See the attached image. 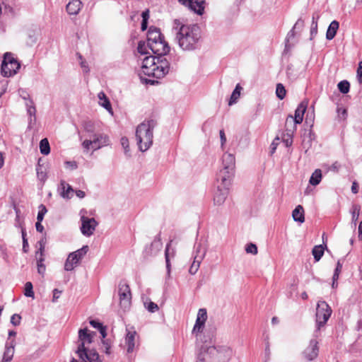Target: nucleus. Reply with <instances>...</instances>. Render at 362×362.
Here are the masks:
<instances>
[{"label": "nucleus", "mask_w": 362, "mask_h": 362, "mask_svg": "<svg viewBox=\"0 0 362 362\" xmlns=\"http://www.w3.org/2000/svg\"><path fill=\"white\" fill-rule=\"evenodd\" d=\"M173 31L179 47L184 51L197 48L201 39L200 28L196 25H186L178 19L173 21Z\"/></svg>", "instance_id": "nucleus-1"}, {"label": "nucleus", "mask_w": 362, "mask_h": 362, "mask_svg": "<svg viewBox=\"0 0 362 362\" xmlns=\"http://www.w3.org/2000/svg\"><path fill=\"white\" fill-rule=\"evenodd\" d=\"M232 354V350L226 346L204 345L197 351L196 362H228Z\"/></svg>", "instance_id": "nucleus-2"}, {"label": "nucleus", "mask_w": 362, "mask_h": 362, "mask_svg": "<svg viewBox=\"0 0 362 362\" xmlns=\"http://www.w3.org/2000/svg\"><path fill=\"white\" fill-rule=\"evenodd\" d=\"M141 61V72L148 76L160 78L169 71V63L165 59H156L153 56H146Z\"/></svg>", "instance_id": "nucleus-3"}, {"label": "nucleus", "mask_w": 362, "mask_h": 362, "mask_svg": "<svg viewBox=\"0 0 362 362\" xmlns=\"http://www.w3.org/2000/svg\"><path fill=\"white\" fill-rule=\"evenodd\" d=\"M156 126V122L153 120H147L141 123L136 129V139L139 148L141 151H147L153 144V132Z\"/></svg>", "instance_id": "nucleus-4"}, {"label": "nucleus", "mask_w": 362, "mask_h": 362, "mask_svg": "<svg viewBox=\"0 0 362 362\" xmlns=\"http://www.w3.org/2000/svg\"><path fill=\"white\" fill-rule=\"evenodd\" d=\"M235 158L233 154L226 153L222 157V168L217 174L216 180L221 181L225 185H230L234 175Z\"/></svg>", "instance_id": "nucleus-5"}, {"label": "nucleus", "mask_w": 362, "mask_h": 362, "mask_svg": "<svg viewBox=\"0 0 362 362\" xmlns=\"http://www.w3.org/2000/svg\"><path fill=\"white\" fill-rule=\"evenodd\" d=\"M331 314L332 310L325 301L320 300L317 303L316 308V333L326 324Z\"/></svg>", "instance_id": "nucleus-6"}, {"label": "nucleus", "mask_w": 362, "mask_h": 362, "mask_svg": "<svg viewBox=\"0 0 362 362\" xmlns=\"http://www.w3.org/2000/svg\"><path fill=\"white\" fill-rule=\"evenodd\" d=\"M20 66L19 62L11 53H6L1 64V74L4 77H11L17 73Z\"/></svg>", "instance_id": "nucleus-7"}, {"label": "nucleus", "mask_w": 362, "mask_h": 362, "mask_svg": "<svg viewBox=\"0 0 362 362\" xmlns=\"http://www.w3.org/2000/svg\"><path fill=\"white\" fill-rule=\"evenodd\" d=\"M109 142V139L104 134H94L90 139H86L82 143V146L84 152H88L90 150L96 151L103 146H107Z\"/></svg>", "instance_id": "nucleus-8"}, {"label": "nucleus", "mask_w": 362, "mask_h": 362, "mask_svg": "<svg viewBox=\"0 0 362 362\" xmlns=\"http://www.w3.org/2000/svg\"><path fill=\"white\" fill-rule=\"evenodd\" d=\"M88 250V247L85 245L81 248L71 252L65 262L64 269L66 271H72L84 257Z\"/></svg>", "instance_id": "nucleus-9"}, {"label": "nucleus", "mask_w": 362, "mask_h": 362, "mask_svg": "<svg viewBox=\"0 0 362 362\" xmlns=\"http://www.w3.org/2000/svg\"><path fill=\"white\" fill-rule=\"evenodd\" d=\"M85 213L86 211L84 210L80 211L81 221V231L83 235L90 237L93 234L98 226V222L94 218L86 217L84 214Z\"/></svg>", "instance_id": "nucleus-10"}, {"label": "nucleus", "mask_w": 362, "mask_h": 362, "mask_svg": "<svg viewBox=\"0 0 362 362\" xmlns=\"http://www.w3.org/2000/svg\"><path fill=\"white\" fill-rule=\"evenodd\" d=\"M95 335V333L88 332V330L87 328L81 329L78 331V341L79 344L78 346V349L76 350L77 353H81L82 354H84L83 352V350H85L87 349L86 345H88L91 344L93 341V337Z\"/></svg>", "instance_id": "nucleus-11"}, {"label": "nucleus", "mask_w": 362, "mask_h": 362, "mask_svg": "<svg viewBox=\"0 0 362 362\" xmlns=\"http://www.w3.org/2000/svg\"><path fill=\"white\" fill-rule=\"evenodd\" d=\"M217 189L214 194V203L216 206H221L224 203L228 194V188L230 185H226L222 183L221 181L217 182Z\"/></svg>", "instance_id": "nucleus-12"}, {"label": "nucleus", "mask_w": 362, "mask_h": 362, "mask_svg": "<svg viewBox=\"0 0 362 362\" xmlns=\"http://www.w3.org/2000/svg\"><path fill=\"white\" fill-rule=\"evenodd\" d=\"M206 320V310L204 308H200L198 310L196 322L192 329L193 334H195L196 337H197L199 334L203 332Z\"/></svg>", "instance_id": "nucleus-13"}, {"label": "nucleus", "mask_w": 362, "mask_h": 362, "mask_svg": "<svg viewBox=\"0 0 362 362\" xmlns=\"http://www.w3.org/2000/svg\"><path fill=\"white\" fill-rule=\"evenodd\" d=\"M119 296L121 307L127 308L131 302V291L129 285L120 283L119 285Z\"/></svg>", "instance_id": "nucleus-14"}, {"label": "nucleus", "mask_w": 362, "mask_h": 362, "mask_svg": "<svg viewBox=\"0 0 362 362\" xmlns=\"http://www.w3.org/2000/svg\"><path fill=\"white\" fill-rule=\"evenodd\" d=\"M319 347L317 341L316 339H311L308 346L302 352V355L305 360L311 361L317 357Z\"/></svg>", "instance_id": "nucleus-15"}, {"label": "nucleus", "mask_w": 362, "mask_h": 362, "mask_svg": "<svg viewBox=\"0 0 362 362\" xmlns=\"http://www.w3.org/2000/svg\"><path fill=\"white\" fill-rule=\"evenodd\" d=\"M153 53L158 55H165L170 52V47L163 38L148 47Z\"/></svg>", "instance_id": "nucleus-16"}, {"label": "nucleus", "mask_w": 362, "mask_h": 362, "mask_svg": "<svg viewBox=\"0 0 362 362\" xmlns=\"http://www.w3.org/2000/svg\"><path fill=\"white\" fill-rule=\"evenodd\" d=\"M136 332L134 329H127V333L124 339V346L127 347V353L134 351L136 345Z\"/></svg>", "instance_id": "nucleus-17"}, {"label": "nucleus", "mask_w": 362, "mask_h": 362, "mask_svg": "<svg viewBox=\"0 0 362 362\" xmlns=\"http://www.w3.org/2000/svg\"><path fill=\"white\" fill-rule=\"evenodd\" d=\"M83 352L84 354L81 353H77V354L83 362H87V361L88 362H102L100 359L99 354L95 350H88L87 348L83 350Z\"/></svg>", "instance_id": "nucleus-18"}, {"label": "nucleus", "mask_w": 362, "mask_h": 362, "mask_svg": "<svg viewBox=\"0 0 362 362\" xmlns=\"http://www.w3.org/2000/svg\"><path fill=\"white\" fill-rule=\"evenodd\" d=\"M16 346L15 340L6 341L5 344V350L3 355V362H9L12 360L14 354V349Z\"/></svg>", "instance_id": "nucleus-19"}, {"label": "nucleus", "mask_w": 362, "mask_h": 362, "mask_svg": "<svg viewBox=\"0 0 362 362\" xmlns=\"http://www.w3.org/2000/svg\"><path fill=\"white\" fill-rule=\"evenodd\" d=\"M163 38L160 30L151 28L147 34V46L151 45L156 42Z\"/></svg>", "instance_id": "nucleus-20"}, {"label": "nucleus", "mask_w": 362, "mask_h": 362, "mask_svg": "<svg viewBox=\"0 0 362 362\" xmlns=\"http://www.w3.org/2000/svg\"><path fill=\"white\" fill-rule=\"evenodd\" d=\"M308 102L307 100H303L295 111V116L293 119H296V123H301L303 119V115L306 111Z\"/></svg>", "instance_id": "nucleus-21"}, {"label": "nucleus", "mask_w": 362, "mask_h": 362, "mask_svg": "<svg viewBox=\"0 0 362 362\" xmlns=\"http://www.w3.org/2000/svg\"><path fill=\"white\" fill-rule=\"evenodd\" d=\"M59 191L60 195L64 199H70L72 197V193L74 192V189L71 186L64 180H62L60 182Z\"/></svg>", "instance_id": "nucleus-22"}, {"label": "nucleus", "mask_w": 362, "mask_h": 362, "mask_svg": "<svg viewBox=\"0 0 362 362\" xmlns=\"http://www.w3.org/2000/svg\"><path fill=\"white\" fill-rule=\"evenodd\" d=\"M98 104L104 107L111 115H113V110L110 102L104 92L98 94Z\"/></svg>", "instance_id": "nucleus-23"}, {"label": "nucleus", "mask_w": 362, "mask_h": 362, "mask_svg": "<svg viewBox=\"0 0 362 362\" xmlns=\"http://www.w3.org/2000/svg\"><path fill=\"white\" fill-rule=\"evenodd\" d=\"M82 3L80 0H71L66 5V11L70 15H76L81 11Z\"/></svg>", "instance_id": "nucleus-24"}, {"label": "nucleus", "mask_w": 362, "mask_h": 362, "mask_svg": "<svg viewBox=\"0 0 362 362\" xmlns=\"http://www.w3.org/2000/svg\"><path fill=\"white\" fill-rule=\"evenodd\" d=\"M172 243V240L170 241V243L166 245L165 250V263H166V269H167V273L168 276L170 277V257L173 258L175 255V251L174 249H170V246Z\"/></svg>", "instance_id": "nucleus-25"}, {"label": "nucleus", "mask_w": 362, "mask_h": 362, "mask_svg": "<svg viewBox=\"0 0 362 362\" xmlns=\"http://www.w3.org/2000/svg\"><path fill=\"white\" fill-rule=\"evenodd\" d=\"M298 124L299 123L296 122V119H293V117L292 115H288L286 117L285 122V128L288 136H291L294 133V132H296L297 124Z\"/></svg>", "instance_id": "nucleus-26"}, {"label": "nucleus", "mask_w": 362, "mask_h": 362, "mask_svg": "<svg viewBox=\"0 0 362 362\" xmlns=\"http://www.w3.org/2000/svg\"><path fill=\"white\" fill-rule=\"evenodd\" d=\"M304 25V21L302 19H298L295 25H293V28L288 32L287 36H286V42L288 43L291 39L294 38L297 30L298 31H300L302 30L303 27Z\"/></svg>", "instance_id": "nucleus-27"}, {"label": "nucleus", "mask_w": 362, "mask_h": 362, "mask_svg": "<svg viewBox=\"0 0 362 362\" xmlns=\"http://www.w3.org/2000/svg\"><path fill=\"white\" fill-rule=\"evenodd\" d=\"M339 24L338 21H332L327 30L326 38L329 40H332L335 37L337 32L339 29Z\"/></svg>", "instance_id": "nucleus-28"}, {"label": "nucleus", "mask_w": 362, "mask_h": 362, "mask_svg": "<svg viewBox=\"0 0 362 362\" xmlns=\"http://www.w3.org/2000/svg\"><path fill=\"white\" fill-rule=\"evenodd\" d=\"M292 216L295 221L300 223L305 221L304 209L301 205H298L292 212Z\"/></svg>", "instance_id": "nucleus-29"}, {"label": "nucleus", "mask_w": 362, "mask_h": 362, "mask_svg": "<svg viewBox=\"0 0 362 362\" xmlns=\"http://www.w3.org/2000/svg\"><path fill=\"white\" fill-rule=\"evenodd\" d=\"M321 179H322V172L320 169H317L313 173V174L310 178L309 182L310 185L315 186V185H317L320 182Z\"/></svg>", "instance_id": "nucleus-30"}, {"label": "nucleus", "mask_w": 362, "mask_h": 362, "mask_svg": "<svg viewBox=\"0 0 362 362\" xmlns=\"http://www.w3.org/2000/svg\"><path fill=\"white\" fill-rule=\"evenodd\" d=\"M35 257L37 259V272L43 276L46 269L45 265L43 263L45 261L44 254L41 253L40 255H37V257Z\"/></svg>", "instance_id": "nucleus-31"}, {"label": "nucleus", "mask_w": 362, "mask_h": 362, "mask_svg": "<svg viewBox=\"0 0 362 362\" xmlns=\"http://www.w3.org/2000/svg\"><path fill=\"white\" fill-rule=\"evenodd\" d=\"M202 260L203 255L199 256L197 259L194 258V261L189 269V272L191 274H195L197 272Z\"/></svg>", "instance_id": "nucleus-32"}, {"label": "nucleus", "mask_w": 362, "mask_h": 362, "mask_svg": "<svg viewBox=\"0 0 362 362\" xmlns=\"http://www.w3.org/2000/svg\"><path fill=\"white\" fill-rule=\"evenodd\" d=\"M241 90H242V87L240 86V84H238L235 86V90L232 93V95L230 96V100L228 103L229 105H232L237 102V100L240 98Z\"/></svg>", "instance_id": "nucleus-33"}, {"label": "nucleus", "mask_w": 362, "mask_h": 362, "mask_svg": "<svg viewBox=\"0 0 362 362\" xmlns=\"http://www.w3.org/2000/svg\"><path fill=\"white\" fill-rule=\"evenodd\" d=\"M313 255L316 262H318L324 254V247L322 245H316L312 250Z\"/></svg>", "instance_id": "nucleus-34"}, {"label": "nucleus", "mask_w": 362, "mask_h": 362, "mask_svg": "<svg viewBox=\"0 0 362 362\" xmlns=\"http://www.w3.org/2000/svg\"><path fill=\"white\" fill-rule=\"evenodd\" d=\"M40 153L43 155H48L50 152L49 144L47 139H43L40 142Z\"/></svg>", "instance_id": "nucleus-35"}, {"label": "nucleus", "mask_w": 362, "mask_h": 362, "mask_svg": "<svg viewBox=\"0 0 362 362\" xmlns=\"http://www.w3.org/2000/svg\"><path fill=\"white\" fill-rule=\"evenodd\" d=\"M206 249L202 246V244L199 243L194 246V258L197 259L199 256L203 255V259L206 255Z\"/></svg>", "instance_id": "nucleus-36"}, {"label": "nucleus", "mask_w": 362, "mask_h": 362, "mask_svg": "<svg viewBox=\"0 0 362 362\" xmlns=\"http://www.w3.org/2000/svg\"><path fill=\"white\" fill-rule=\"evenodd\" d=\"M286 90L281 83H278L276 88V95L278 98L283 100L286 96Z\"/></svg>", "instance_id": "nucleus-37"}, {"label": "nucleus", "mask_w": 362, "mask_h": 362, "mask_svg": "<svg viewBox=\"0 0 362 362\" xmlns=\"http://www.w3.org/2000/svg\"><path fill=\"white\" fill-rule=\"evenodd\" d=\"M204 1H194L193 2V6H190L192 9L194 11L195 13H197L199 15H202L204 11Z\"/></svg>", "instance_id": "nucleus-38"}, {"label": "nucleus", "mask_w": 362, "mask_h": 362, "mask_svg": "<svg viewBox=\"0 0 362 362\" xmlns=\"http://www.w3.org/2000/svg\"><path fill=\"white\" fill-rule=\"evenodd\" d=\"M361 207L358 205H354L351 209V218L352 221L354 223V225H356V221L358 219L360 214Z\"/></svg>", "instance_id": "nucleus-39"}, {"label": "nucleus", "mask_w": 362, "mask_h": 362, "mask_svg": "<svg viewBox=\"0 0 362 362\" xmlns=\"http://www.w3.org/2000/svg\"><path fill=\"white\" fill-rule=\"evenodd\" d=\"M338 88L342 93H347L349 91L350 84L347 81H341L338 85Z\"/></svg>", "instance_id": "nucleus-40"}, {"label": "nucleus", "mask_w": 362, "mask_h": 362, "mask_svg": "<svg viewBox=\"0 0 362 362\" xmlns=\"http://www.w3.org/2000/svg\"><path fill=\"white\" fill-rule=\"evenodd\" d=\"M24 294L27 297L34 298V292L33 290V284L31 282L28 281L25 283Z\"/></svg>", "instance_id": "nucleus-41"}, {"label": "nucleus", "mask_w": 362, "mask_h": 362, "mask_svg": "<svg viewBox=\"0 0 362 362\" xmlns=\"http://www.w3.org/2000/svg\"><path fill=\"white\" fill-rule=\"evenodd\" d=\"M26 106H27V112H28V115L30 117H32V116L35 117V113H36V109L33 104V102L30 100L28 103H26Z\"/></svg>", "instance_id": "nucleus-42"}, {"label": "nucleus", "mask_w": 362, "mask_h": 362, "mask_svg": "<svg viewBox=\"0 0 362 362\" xmlns=\"http://www.w3.org/2000/svg\"><path fill=\"white\" fill-rule=\"evenodd\" d=\"M147 48H148V47L147 45H146L145 42L140 41L139 42L137 50L141 55H145V54H148V52L147 51Z\"/></svg>", "instance_id": "nucleus-43"}, {"label": "nucleus", "mask_w": 362, "mask_h": 362, "mask_svg": "<svg viewBox=\"0 0 362 362\" xmlns=\"http://www.w3.org/2000/svg\"><path fill=\"white\" fill-rule=\"evenodd\" d=\"M245 251L247 253H250L252 255H257L258 252L257 247L255 244L249 243L245 247Z\"/></svg>", "instance_id": "nucleus-44"}, {"label": "nucleus", "mask_w": 362, "mask_h": 362, "mask_svg": "<svg viewBox=\"0 0 362 362\" xmlns=\"http://www.w3.org/2000/svg\"><path fill=\"white\" fill-rule=\"evenodd\" d=\"M37 178L41 182H45L47 179V173L46 172L42 169L41 166H39L37 168Z\"/></svg>", "instance_id": "nucleus-45"}, {"label": "nucleus", "mask_w": 362, "mask_h": 362, "mask_svg": "<svg viewBox=\"0 0 362 362\" xmlns=\"http://www.w3.org/2000/svg\"><path fill=\"white\" fill-rule=\"evenodd\" d=\"M47 209L45 205L40 204L39 206V211L37 214V219L39 221H42L45 214L47 213Z\"/></svg>", "instance_id": "nucleus-46"}, {"label": "nucleus", "mask_w": 362, "mask_h": 362, "mask_svg": "<svg viewBox=\"0 0 362 362\" xmlns=\"http://www.w3.org/2000/svg\"><path fill=\"white\" fill-rule=\"evenodd\" d=\"M121 145L122 146L124 153L127 156H129V140L127 137H122L121 139Z\"/></svg>", "instance_id": "nucleus-47"}, {"label": "nucleus", "mask_w": 362, "mask_h": 362, "mask_svg": "<svg viewBox=\"0 0 362 362\" xmlns=\"http://www.w3.org/2000/svg\"><path fill=\"white\" fill-rule=\"evenodd\" d=\"M317 33V22L315 21V18L313 17V21L310 28V39H313Z\"/></svg>", "instance_id": "nucleus-48"}, {"label": "nucleus", "mask_w": 362, "mask_h": 362, "mask_svg": "<svg viewBox=\"0 0 362 362\" xmlns=\"http://www.w3.org/2000/svg\"><path fill=\"white\" fill-rule=\"evenodd\" d=\"M145 307L150 313H155L158 310V305L151 301L148 303H145Z\"/></svg>", "instance_id": "nucleus-49"}, {"label": "nucleus", "mask_w": 362, "mask_h": 362, "mask_svg": "<svg viewBox=\"0 0 362 362\" xmlns=\"http://www.w3.org/2000/svg\"><path fill=\"white\" fill-rule=\"evenodd\" d=\"M38 244L40 245L39 250L35 252V257H37V255L42 254H44V250L46 244V238H42L39 242Z\"/></svg>", "instance_id": "nucleus-50"}, {"label": "nucleus", "mask_w": 362, "mask_h": 362, "mask_svg": "<svg viewBox=\"0 0 362 362\" xmlns=\"http://www.w3.org/2000/svg\"><path fill=\"white\" fill-rule=\"evenodd\" d=\"M21 317L18 314H13L11 317V323L14 326H18L21 323Z\"/></svg>", "instance_id": "nucleus-51"}, {"label": "nucleus", "mask_w": 362, "mask_h": 362, "mask_svg": "<svg viewBox=\"0 0 362 362\" xmlns=\"http://www.w3.org/2000/svg\"><path fill=\"white\" fill-rule=\"evenodd\" d=\"M151 247L155 248L156 251H159L162 248V243L160 240H155L151 243Z\"/></svg>", "instance_id": "nucleus-52"}, {"label": "nucleus", "mask_w": 362, "mask_h": 362, "mask_svg": "<svg viewBox=\"0 0 362 362\" xmlns=\"http://www.w3.org/2000/svg\"><path fill=\"white\" fill-rule=\"evenodd\" d=\"M64 164L66 168H70L71 170H75L78 167L76 161H66Z\"/></svg>", "instance_id": "nucleus-53"}, {"label": "nucleus", "mask_w": 362, "mask_h": 362, "mask_svg": "<svg viewBox=\"0 0 362 362\" xmlns=\"http://www.w3.org/2000/svg\"><path fill=\"white\" fill-rule=\"evenodd\" d=\"M357 78L358 82L362 83V62L358 64V67L357 69Z\"/></svg>", "instance_id": "nucleus-54"}, {"label": "nucleus", "mask_w": 362, "mask_h": 362, "mask_svg": "<svg viewBox=\"0 0 362 362\" xmlns=\"http://www.w3.org/2000/svg\"><path fill=\"white\" fill-rule=\"evenodd\" d=\"M219 134H220V139H221V148H223L225 144L226 143V137L224 131L220 130Z\"/></svg>", "instance_id": "nucleus-55"}, {"label": "nucleus", "mask_w": 362, "mask_h": 362, "mask_svg": "<svg viewBox=\"0 0 362 362\" xmlns=\"http://www.w3.org/2000/svg\"><path fill=\"white\" fill-rule=\"evenodd\" d=\"M103 344L104 346V348H105V354H110V344L108 342L107 340H103Z\"/></svg>", "instance_id": "nucleus-56"}, {"label": "nucleus", "mask_w": 362, "mask_h": 362, "mask_svg": "<svg viewBox=\"0 0 362 362\" xmlns=\"http://www.w3.org/2000/svg\"><path fill=\"white\" fill-rule=\"evenodd\" d=\"M61 293H62V291L58 290L57 288H55L53 290V298H52L53 302L57 301V300L59 298Z\"/></svg>", "instance_id": "nucleus-57"}, {"label": "nucleus", "mask_w": 362, "mask_h": 362, "mask_svg": "<svg viewBox=\"0 0 362 362\" xmlns=\"http://www.w3.org/2000/svg\"><path fill=\"white\" fill-rule=\"evenodd\" d=\"M339 116L342 119H345L346 117V110L344 108H338L337 109Z\"/></svg>", "instance_id": "nucleus-58"}, {"label": "nucleus", "mask_w": 362, "mask_h": 362, "mask_svg": "<svg viewBox=\"0 0 362 362\" xmlns=\"http://www.w3.org/2000/svg\"><path fill=\"white\" fill-rule=\"evenodd\" d=\"M90 325L96 329H100V327H103V325L101 323L93 320L90 321Z\"/></svg>", "instance_id": "nucleus-59"}, {"label": "nucleus", "mask_w": 362, "mask_h": 362, "mask_svg": "<svg viewBox=\"0 0 362 362\" xmlns=\"http://www.w3.org/2000/svg\"><path fill=\"white\" fill-rule=\"evenodd\" d=\"M86 131L91 132L93 131V124L90 122H86L84 127Z\"/></svg>", "instance_id": "nucleus-60"}, {"label": "nucleus", "mask_w": 362, "mask_h": 362, "mask_svg": "<svg viewBox=\"0 0 362 362\" xmlns=\"http://www.w3.org/2000/svg\"><path fill=\"white\" fill-rule=\"evenodd\" d=\"M42 221H37L35 223V228L37 231L42 233L44 230L43 226L41 224Z\"/></svg>", "instance_id": "nucleus-61"}, {"label": "nucleus", "mask_w": 362, "mask_h": 362, "mask_svg": "<svg viewBox=\"0 0 362 362\" xmlns=\"http://www.w3.org/2000/svg\"><path fill=\"white\" fill-rule=\"evenodd\" d=\"M351 191L354 194H356L358 192V185L356 182L352 183Z\"/></svg>", "instance_id": "nucleus-62"}, {"label": "nucleus", "mask_w": 362, "mask_h": 362, "mask_svg": "<svg viewBox=\"0 0 362 362\" xmlns=\"http://www.w3.org/2000/svg\"><path fill=\"white\" fill-rule=\"evenodd\" d=\"M341 269H342V264L340 262V260H338L334 272L340 274Z\"/></svg>", "instance_id": "nucleus-63"}, {"label": "nucleus", "mask_w": 362, "mask_h": 362, "mask_svg": "<svg viewBox=\"0 0 362 362\" xmlns=\"http://www.w3.org/2000/svg\"><path fill=\"white\" fill-rule=\"evenodd\" d=\"M178 1L184 5L189 6H193V1L192 0H178Z\"/></svg>", "instance_id": "nucleus-64"}]
</instances>
